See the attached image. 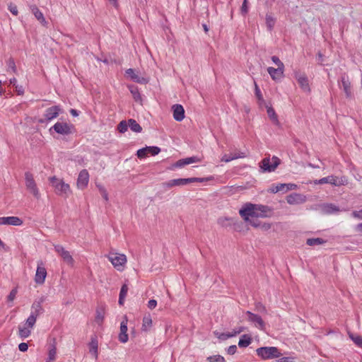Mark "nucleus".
Here are the masks:
<instances>
[{
    "label": "nucleus",
    "mask_w": 362,
    "mask_h": 362,
    "mask_svg": "<svg viewBox=\"0 0 362 362\" xmlns=\"http://www.w3.org/2000/svg\"><path fill=\"white\" fill-rule=\"evenodd\" d=\"M23 221L17 216L0 217V225L21 226Z\"/></svg>",
    "instance_id": "21"
},
{
    "label": "nucleus",
    "mask_w": 362,
    "mask_h": 362,
    "mask_svg": "<svg viewBox=\"0 0 362 362\" xmlns=\"http://www.w3.org/2000/svg\"><path fill=\"white\" fill-rule=\"evenodd\" d=\"M173 118L177 122H181L185 118V110L180 104L173 105L172 107Z\"/></svg>",
    "instance_id": "22"
},
{
    "label": "nucleus",
    "mask_w": 362,
    "mask_h": 362,
    "mask_svg": "<svg viewBox=\"0 0 362 362\" xmlns=\"http://www.w3.org/2000/svg\"><path fill=\"white\" fill-rule=\"evenodd\" d=\"M276 23V19L271 15H266V25L269 31L272 30Z\"/></svg>",
    "instance_id": "34"
},
{
    "label": "nucleus",
    "mask_w": 362,
    "mask_h": 362,
    "mask_svg": "<svg viewBox=\"0 0 362 362\" xmlns=\"http://www.w3.org/2000/svg\"><path fill=\"white\" fill-rule=\"evenodd\" d=\"M49 182L54 188V192L57 195L66 198L71 194L69 185L65 183L62 180L53 176L49 177Z\"/></svg>",
    "instance_id": "2"
},
{
    "label": "nucleus",
    "mask_w": 362,
    "mask_h": 362,
    "mask_svg": "<svg viewBox=\"0 0 362 362\" xmlns=\"http://www.w3.org/2000/svg\"><path fill=\"white\" fill-rule=\"evenodd\" d=\"M18 349L21 351L22 352H25L28 350V345L27 343H25V342H22L19 345H18Z\"/></svg>",
    "instance_id": "56"
},
{
    "label": "nucleus",
    "mask_w": 362,
    "mask_h": 362,
    "mask_svg": "<svg viewBox=\"0 0 362 362\" xmlns=\"http://www.w3.org/2000/svg\"><path fill=\"white\" fill-rule=\"evenodd\" d=\"M6 63L9 69H11L13 72L16 71L15 61L12 57H9Z\"/></svg>",
    "instance_id": "46"
},
{
    "label": "nucleus",
    "mask_w": 362,
    "mask_h": 362,
    "mask_svg": "<svg viewBox=\"0 0 362 362\" xmlns=\"http://www.w3.org/2000/svg\"><path fill=\"white\" fill-rule=\"evenodd\" d=\"M276 185H273L271 188L268 189V192L270 193H277L279 191H276Z\"/></svg>",
    "instance_id": "63"
},
{
    "label": "nucleus",
    "mask_w": 362,
    "mask_h": 362,
    "mask_svg": "<svg viewBox=\"0 0 362 362\" xmlns=\"http://www.w3.org/2000/svg\"><path fill=\"white\" fill-rule=\"evenodd\" d=\"M147 152L148 154L156 156L160 152V148L158 146H147Z\"/></svg>",
    "instance_id": "41"
},
{
    "label": "nucleus",
    "mask_w": 362,
    "mask_h": 362,
    "mask_svg": "<svg viewBox=\"0 0 362 362\" xmlns=\"http://www.w3.org/2000/svg\"><path fill=\"white\" fill-rule=\"evenodd\" d=\"M272 162H271L269 158H264L261 162V168L264 172H273L276 170L277 166L280 164L281 160L276 157L273 156Z\"/></svg>",
    "instance_id": "7"
},
{
    "label": "nucleus",
    "mask_w": 362,
    "mask_h": 362,
    "mask_svg": "<svg viewBox=\"0 0 362 362\" xmlns=\"http://www.w3.org/2000/svg\"><path fill=\"white\" fill-rule=\"evenodd\" d=\"M338 82L339 83L340 82L341 83V86H340V88H342L343 90L344 91L346 97L347 98H351L353 96V93L351 91V85L349 76L346 74H344L341 76L340 81H339Z\"/></svg>",
    "instance_id": "12"
},
{
    "label": "nucleus",
    "mask_w": 362,
    "mask_h": 362,
    "mask_svg": "<svg viewBox=\"0 0 362 362\" xmlns=\"http://www.w3.org/2000/svg\"><path fill=\"white\" fill-rule=\"evenodd\" d=\"M97 187L100 192L102 197L105 201H108V194L105 189V188L101 185H97Z\"/></svg>",
    "instance_id": "44"
},
{
    "label": "nucleus",
    "mask_w": 362,
    "mask_h": 362,
    "mask_svg": "<svg viewBox=\"0 0 362 362\" xmlns=\"http://www.w3.org/2000/svg\"><path fill=\"white\" fill-rule=\"evenodd\" d=\"M37 318H27L26 321L18 325V336L22 339L28 337L31 334V329L36 323Z\"/></svg>",
    "instance_id": "5"
},
{
    "label": "nucleus",
    "mask_w": 362,
    "mask_h": 362,
    "mask_svg": "<svg viewBox=\"0 0 362 362\" xmlns=\"http://www.w3.org/2000/svg\"><path fill=\"white\" fill-rule=\"evenodd\" d=\"M326 243V240L320 238H308L306 244L309 246L322 245Z\"/></svg>",
    "instance_id": "31"
},
{
    "label": "nucleus",
    "mask_w": 362,
    "mask_h": 362,
    "mask_svg": "<svg viewBox=\"0 0 362 362\" xmlns=\"http://www.w3.org/2000/svg\"><path fill=\"white\" fill-rule=\"evenodd\" d=\"M8 10L10 12L13 14L14 16H17L18 13V8L15 4H13L11 3L8 6Z\"/></svg>",
    "instance_id": "50"
},
{
    "label": "nucleus",
    "mask_w": 362,
    "mask_h": 362,
    "mask_svg": "<svg viewBox=\"0 0 362 362\" xmlns=\"http://www.w3.org/2000/svg\"><path fill=\"white\" fill-rule=\"evenodd\" d=\"M184 160H185L187 165H189L191 163L199 162L200 159L197 156H192L185 158Z\"/></svg>",
    "instance_id": "47"
},
{
    "label": "nucleus",
    "mask_w": 362,
    "mask_h": 362,
    "mask_svg": "<svg viewBox=\"0 0 362 362\" xmlns=\"http://www.w3.org/2000/svg\"><path fill=\"white\" fill-rule=\"evenodd\" d=\"M295 78L297 80L300 88L305 92H308V93L310 92V88L309 86L308 78L305 74H301L300 72H296L295 73Z\"/></svg>",
    "instance_id": "14"
},
{
    "label": "nucleus",
    "mask_w": 362,
    "mask_h": 362,
    "mask_svg": "<svg viewBox=\"0 0 362 362\" xmlns=\"http://www.w3.org/2000/svg\"><path fill=\"white\" fill-rule=\"evenodd\" d=\"M256 206L255 212L257 215H255V217L264 218L271 216L272 209L269 206L262 204H256Z\"/></svg>",
    "instance_id": "19"
},
{
    "label": "nucleus",
    "mask_w": 362,
    "mask_h": 362,
    "mask_svg": "<svg viewBox=\"0 0 362 362\" xmlns=\"http://www.w3.org/2000/svg\"><path fill=\"white\" fill-rule=\"evenodd\" d=\"M237 351V346L235 345H231L228 348L227 352L230 355H233Z\"/></svg>",
    "instance_id": "57"
},
{
    "label": "nucleus",
    "mask_w": 362,
    "mask_h": 362,
    "mask_svg": "<svg viewBox=\"0 0 362 362\" xmlns=\"http://www.w3.org/2000/svg\"><path fill=\"white\" fill-rule=\"evenodd\" d=\"M16 293H17L16 289V288L12 289L11 291L10 292L9 295L8 296V300L9 301L13 300V299L15 298V297L16 296Z\"/></svg>",
    "instance_id": "55"
},
{
    "label": "nucleus",
    "mask_w": 362,
    "mask_h": 362,
    "mask_svg": "<svg viewBox=\"0 0 362 362\" xmlns=\"http://www.w3.org/2000/svg\"><path fill=\"white\" fill-rule=\"evenodd\" d=\"M352 216L354 218H357L358 219H362V209L359 211H354L352 212Z\"/></svg>",
    "instance_id": "59"
},
{
    "label": "nucleus",
    "mask_w": 362,
    "mask_h": 362,
    "mask_svg": "<svg viewBox=\"0 0 362 362\" xmlns=\"http://www.w3.org/2000/svg\"><path fill=\"white\" fill-rule=\"evenodd\" d=\"M214 176H209L206 177H189V178H178L173 179L167 182H164L163 185L168 188L173 187L175 186H183L192 182H204L207 181L214 180Z\"/></svg>",
    "instance_id": "1"
},
{
    "label": "nucleus",
    "mask_w": 362,
    "mask_h": 362,
    "mask_svg": "<svg viewBox=\"0 0 362 362\" xmlns=\"http://www.w3.org/2000/svg\"><path fill=\"white\" fill-rule=\"evenodd\" d=\"M74 125L66 122H57L50 129L49 132L54 130L55 132L59 134L69 135L72 133L71 129H74Z\"/></svg>",
    "instance_id": "8"
},
{
    "label": "nucleus",
    "mask_w": 362,
    "mask_h": 362,
    "mask_svg": "<svg viewBox=\"0 0 362 362\" xmlns=\"http://www.w3.org/2000/svg\"><path fill=\"white\" fill-rule=\"evenodd\" d=\"M184 160H185V158L178 160L177 162H175L173 165L172 168H182V167L186 165H187L186 162Z\"/></svg>",
    "instance_id": "53"
},
{
    "label": "nucleus",
    "mask_w": 362,
    "mask_h": 362,
    "mask_svg": "<svg viewBox=\"0 0 362 362\" xmlns=\"http://www.w3.org/2000/svg\"><path fill=\"white\" fill-rule=\"evenodd\" d=\"M128 127H129L128 122H127L125 120H122L119 123V124L117 126V129L119 132L124 133L125 132L127 131Z\"/></svg>",
    "instance_id": "37"
},
{
    "label": "nucleus",
    "mask_w": 362,
    "mask_h": 362,
    "mask_svg": "<svg viewBox=\"0 0 362 362\" xmlns=\"http://www.w3.org/2000/svg\"><path fill=\"white\" fill-rule=\"evenodd\" d=\"M156 305H157V301L154 299H151L148 302L147 305L149 309L152 310L156 308Z\"/></svg>",
    "instance_id": "58"
},
{
    "label": "nucleus",
    "mask_w": 362,
    "mask_h": 362,
    "mask_svg": "<svg viewBox=\"0 0 362 362\" xmlns=\"http://www.w3.org/2000/svg\"><path fill=\"white\" fill-rule=\"evenodd\" d=\"M306 197L300 194L292 193L286 197V202L289 204H299L305 202Z\"/></svg>",
    "instance_id": "18"
},
{
    "label": "nucleus",
    "mask_w": 362,
    "mask_h": 362,
    "mask_svg": "<svg viewBox=\"0 0 362 362\" xmlns=\"http://www.w3.org/2000/svg\"><path fill=\"white\" fill-rule=\"evenodd\" d=\"M128 291V286L127 284H123L121 287L120 292H119V304L123 305L124 298L127 296Z\"/></svg>",
    "instance_id": "32"
},
{
    "label": "nucleus",
    "mask_w": 362,
    "mask_h": 362,
    "mask_svg": "<svg viewBox=\"0 0 362 362\" xmlns=\"http://www.w3.org/2000/svg\"><path fill=\"white\" fill-rule=\"evenodd\" d=\"M44 301V298L42 297L39 300H35L32 305L31 308V313L29 317H38L44 313V310L41 305L42 303Z\"/></svg>",
    "instance_id": "17"
},
{
    "label": "nucleus",
    "mask_w": 362,
    "mask_h": 362,
    "mask_svg": "<svg viewBox=\"0 0 362 362\" xmlns=\"http://www.w3.org/2000/svg\"><path fill=\"white\" fill-rule=\"evenodd\" d=\"M152 320L151 318H144V322L142 328L144 331H147L149 327H151Z\"/></svg>",
    "instance_id": "45"
},
{
    "label": "nucleus",
    "mask_w": 362,
    "mask_h": 362,
    "mask_svg": "<svg viewBox=\"0 0 362 362\" xmlns=\"http://www.w3.org/2000/svg\"><path fill=\"white\" fill-rule=\"evenodd\" d=\"M55 252L64 259L68 264H73L74 259L69 252L66 250L62 245H54Z\"/></svg>",
    "instance_id": "13"
},
{
    "label": "nucleus",
    "mask_w": 362,
    "mask_h": 362,
    "mask_svg": "<svg viewBox=\"0 0 362 362\" xmlns=\"http://www.w3.org/2000/svg\"><path fill=\"white\" fill-rule=\"evenodd\" d=\"M267 114L269 117L276 124H279L277 115L272 107L267 108Z\"/></svg>",
    "instance_id": "36"
},
{
    "label": "nucleus",
    "mask_w": 362,
    "mask_h": 362,
    "mask_svg": "<svg viewBox=\"0 0 362 362\" xmlns=\"http://www.w3.org/2000/svg\"><path fill=\"white\" fill-rule=\"evenodd\" d=\"M256 310L260 314H266V308L261 303H258L256 304Z\"/></svg>",
    "instance_id": "54"
},
{
    "label": "nucleus",
    "mask_w": 362,
    "mask_h": 362,
    "mask_svg": "<svg viewBox=\"0 0 362 362\" xmlns=\"http://www.w3.org/2000/svg\"><path fill=\"white\" fill-rule=\"evenodd\" d=\"M89 181V174L87 170L83 169L82 170L78 176L77 178V187L79 189H85L88 184Z\"/></svg>",
    "instance_id": "15"
},
{
    "label": "nucleus",
    "mask_w": 362,
    "mask_h": 362,
    "mask_svg": "<svg viewBox=\"0 0 362 362\" xmlns=\"http://www.w3.org/2000/svg\"><path fill=\"white\" fill-rule=\"evenodd\" d=\"M252 342V338L247 334H243L240 338L238 346L240 348L248 346Z\"/></svg>",
    "instance_id": "29"
},
{
    "label": "nucleus",
    "mask_w": 362,
    "mask_h": 362,
    "mask_svg": "<svg viewBox=\"0 0 362 362\" xmlns=\"http://www.w3.org/2000/svg\"><path fill=\"white\" fill-rule=\"evenodd\" d=\"M125 76L131 78L132 81L136 83L145 84L147 83V80L139 76L137 73H136L134 69H128L125 71Z\"/></svg>",
    "instance_id": "20"
},
{
    "label": "nucleus",
    "mask_w": 362,
    "mask_h": 362,
    "mask_svg": "<svg viewBox=\"0 0 362 362\" xmlns=\"http://www.w3.org/2000/svg\"><path fill=\"white\" fill-rule=\"evenodd\" d=\"M56 354H57V349H56V346H55V340L54 339L53 344H52V346L49 350V359L50 361H54L55 359Z\"/></svg>",
    "instance_id": "39"
},
{
    "label": "nucleus",
    "mask_w": 362,
    "mask_h": 362,
    "mask_svg": "<svg viewBox=\"0 0 362 362\" xmlns=\"http://www.w3.org/2000/svg\"><path fill=\"white\" fill-rule=\"evenodd\" d=\"M321 209L325 214H332L339 211V207L333 204H324L321 206Z\"/></svg>",
    "instance_id": "27"
},
{
    "label": "nucleus",
    "mask_w": 362,
    "mask_h": 362,
    "mask_svg": "<svg viewBox=\"0 0 362 362\" xmlns=\"http://www.w3.org/2000/svg\"><path fill=\"white\" fill-rule=\"evenodd\" d=\"M256 207L255 204L247 203L240 209V215L245 221H248L249 216L255 217V215H257L255 212Z\"/></svg>",
    "instance_id": "9"
},
{
    "label": "nucleus",
    "mask_w": 362,
    "mask_h": 362,
    "mask_svg": "<svg viewBox=\"0 0 362 362\" xmlns=\"http://www.w3.org/2000/svg\"><path fill=\"white\" fill-rule=\"evenodd\" d=\"M274 362H293V361L288 357H282L279 360H276Z\"/></svg>",
    "instance_id": "61"
},
{
    "label": "nucleus",
    "mask_w": 362,
    "mask_h": 362,
    "mask_svg": "<svg viewBox=\"0 0 362 362\" xmlns=\"http://www.w3.org/2000/svg\"><path fill=\"white\" fill-rule=\"evenodd\" d=\"M42 262L37 264L35 276V281L37 284H44L46 276H47V270L46 269L42 266Z\"/></svg>",
    "instance_id": "16"
},
{
    "label": "nucleus",
    "mask_w": 362,
    "mask_h": 362,
    "mask_svg": "<svg viewBox=\"0 0 362 362\" xmlns=\"http://www.w3.org/2000/svg\"><path fill=\"white\" fill-rule=\"evenodd\" d=\"M70 113L71 114V115H73L74 117H77L78 116V111L75 110V109H71L70 110Z\"/></svg>",
    "instance_id": "64"
},
{
    "label": "nucleus",
    "mask_w": 362,
    "mask_h": 362,
    "mask_svg": "<svg viewBox=\"0 0 362 362\" xmlns=\"http://www.w3.org/2000/svg\"><path fill=\"white\" fill-rule=\"evenodd\" d=\"M16 91L18 92V95H22L23 93H24V89L23 88V86H16Z\"/></svg>",
    "instance_id": "62"
},
{
    "label": "nucleus",
    "mask_w": 362,
    "mask_h": 362,
    "mask_svg": "<svg viewBox=\"0 0 362 362\" xmlns=\"http://www.w3.org/2000/svg\"><path fill=\"white\" fill-rule=\"evenodd\" d=\"M258 356L264 360L279 358L282 356L280 350L275 346H263L256 350Z\"/></svg>",
    "instance_id": "3"
},
{
    "label": "nucleus",
    "mask_w": 362,
    "mask_h": 362,
    "mask_svg": "<svg viewBox=\"0 0 362 362\" xmlns=\"http://www.w3.org/2000/svg\"><path fill=\"white\" fill-rule=\"evenodd\" d=\"M32 13L34 14L35 18L40 21L42 23H46L45 19L42 13L40 11V9L35 6L33 5L30 7Z\"/></svg>",
    "instance_id": "28"
},
{
    "label": "nucleus",
    "mask_w": 362,
    "mask_h": 362,
    "mask_svg": "<svg viewBox=\"0 0 362 362\" xmlns=\"http://www.w3.org/2000/svg\"><path fill=\"white\" fill-rule=\"evenodd\" d=\"M25 185L26 189L32 194L35 199H39L40 197V193L33 175L28 171L25 173Z\"/></svg>",
    "instance_id": "4"
},
{
    "label": "nucleus",
    "mask_w": 362,
    "mask_h": 362,
    "mask_svg": "<svg viewBox=\"0 0 362 362\" xmlns=\"http://www.w3.org/2000/svg\"><path fill=\"white\" fill-rule=\"evenodd\" d=\"M148 155L147 146L145 148H140L136 152V156L139 158H146Z\"/></svg>",
    "instance_id": "43"
},
{
    "label": "nucleus",
    "mask_w": 362,
    "mask_h": 362,
    "mask_svg": "<svg viewBox=\"0 0 362 362\" xmlns=\"http://www.w3.org/2000/svg\"><path fill=\"white\" fill-rule=\"evenodd\" d=\"M108 259L119 271L123 269L124 265L127 262V257L124 255L116 252H110L108 255Z\"/></svg>",
    "instance_id": "6"
},
{
    "label": "nucleus",
    "mask_w": 362,
    "mask_h": 362,
    "mask_svg": "<svg viewBox=\"0 0 362 362\" xmlns=\"http://www.w3.org/2000/svg\"><path fill=\"white\" fill-rule=\"evenodd\" d=\"M209 362H225L224 358L221 355L211 356L207 358Z\"/></svg>",
    "instance_id": "40"
},
{
    "label": "nucleus",
    "mask_w": 362,
    "mask_h": 362,
    "mask_svg": "<svg viewBox=\"0 0 362 362\" xmlns=\"http://www.w3.org/2000/svg\"><path fill=\"white\" fill-rule=\"evenodd\" d=\"M214 334L221 340H226L228 338L234 337V334H231L230 332L219 333L214 332Z\"/></svg>",
    "instance_id": "38"
},
{
    "label": "nucleus",
    "mask_w": 362,
    "mask_h": 362,
    "mask_svg": "<svg viewBox=\"0 0 362 362\" xmlns=\"http://www.w3.org/2000/svg\"><path fill=\"white\" fill-rule=\"evenodd\" d=\"M349 337L358 347L362 348V337L359 335H354L351 332H348Z\"/></svg>",
    "instance_id": "35"
},
{
    "label": "nucleus",
    "mask_w": 362,
    "mask_h": 362,
    "mask_svg": "<svg viewBox=\"0 0 362 362\" xmlns=\"http://www.w3.org/2000/svg\"><path fill=\"white\" fill-rule=\"evenodd\" d=\"M129 90L134 99L135 101H141V94L139 91V89L137 87L134 86H131L129 87Z\"/></svg>",
    "instance_id": "33"
},
{
    "label": "nucleus",
    "mask_w": 362,
    "mask_h": 362,
    "mask_svg": "<svg viewBox=\"0 0 362 362\" xmlns=\"http://www.w3.org/2000/svg\"><path fill=\"white\" fill-rule=\"evenodd\" d=\"M255 93L259 100H263V96L256 82H255Z\"/></svg>",
    "instance_id": "48"
},
{
    "label": "nucleus",
    "mask_w": 362,
    "mask_h": 362,
    "mask_svg": "<svg viewBox=\"0 0 362 362\" xmlns=\"http://www.w3.org/2000/svg\"><path fill=\"white\" fill-rule=\"evenodd\" d=\"M128 124L130 129L132 132L139 133L142 131V127L135 119H129L128 120Z\"/></svg>",
    "instance_id": "30"
},
{
    "label": "nucleus",
    "mask_w": 362,
    "mask_h": 362,
    "mask_svg": "<svg viewBox=\"0 0 362 362\" xmlns=\"http://www.w3.org/2000/svg\"><path fill=\"white\" fill-rule=\"evenodd\" d=\"M284 67H269L267 71L273 80H279L284 76Z\"/></svg>",
    "instance_id": "24"
},
{
    "label": "nucleus",
    "mask_w": 362,
    "mask_h": 362,
    "mask_svg": "<svg viewBox=\"0 0 362 362\" xmlns=\"http://www.w3.org/2000/svg\"><path fill=\"white\" fill-rule=\"evenodd\" d=\"M119 341L122 343L128 341L129 337L127 334V318L123 320L120 324V332L118 336Z\"/></svg>",
    "instance_id": "23"
},
{
    "label": "nucleus",
    "mask_w": 362,
    "mask_h": 362,
    "mask_svg": "<svg viewBox=\"0 0 362 362\" xmlns=\"http://www.w3.org/2000/svg\"><path fill=\"white\" fill-rule=\"evenodd\" d=\"M89 346V352L90 354L95 358V359L98 358V342L96 337H92Z\"/></svg>",
    "instance_id": "25"
},
{
    "label": "nucleus",
    "mask_w": 362,
    "mask_h": 362,
    "mask_svg": "<svg viewBox=\"0 0 362 362\" xmlns=\"http://www.w3.org/2000/svg\"><path fill=\"white\" fill-rule=\"evenodd\" d=\"M286 183H280L276 185V191L282 192L284 193L287 192V187H286Z\"/></svg>",
    "instance_id": "52"
},
{
    "label": "nucleus",
    "mask_w": 362,
    "mask_h": 362,
    "mask_svg": "<svg viewBox=\"0 0 362 362\" xmlns=\"http://www.w3.org/2000/svg\"><path fill=\"white\" fill-rule=\"evenodd\" d=\"M344 182L345 181H344L342 178L339 179L334 175L325 177L320 180H316L314 181V184L315 185H322L329 183L334 186H341L344 185Z\"/></svg>",
    "instance_id": "11"
},
{
    "label": "nucleus",
    "mask_w": 362,
    "mask_h": 362,
    "mask_svg": "<svg viewBox=\"0 0 362 362\" xmlns=\"http://www.w3.org/2000/svg\"><path fill=\"white\" fill-rule=\"evenodd\" d=\"M62 112V109L59 105L52 106L48 107L45 112V119H40L39 123H44L46 121H50L57 117L59 113Z\"/></svg>",
    "instance_id": "10"
},
{
    "label": "nucleus",
    "mask_w": 362,
    "mask_h": 362,
    "mask_svg": "<svg viewBox=\"0 0 362 362\" xmlns=\"http://www.w3.org/2000/svg\"><path fill=\"white\" fill-rule=\"evenodd\" d=\"M240 11L243 15H246L248 13L247 0H243Z\"/></svg>",
    "instance_id": "49"
},
{
    "label": "nucleus",
    "mask_w": 362,
    "mask_h": 362,
    "mask_svg": "<svg viewBox=\"0 0 362 362\" xmlns=\"http://www.w3.org/2000/svg\"><path fill=\"white\" fill-rule=\"evenodd\" d=\"M272 62L277 66V67H284V63L276 56L272 57Z\"/></svg>",
    "instance_id": "51"
},
{
    "label": "nucleus",
    "mask_w": 362,
    "mask_h": 362,
    "mask_svg": "<svg viewBox=\"0 0 362 362\" xmlns=\"http://www.w3.org/2000/svg\"><path fill=\"white\" fill-rule=\"evenodd\" d=\"M245 157V153L243 152H239V153H230V154H224L221 158V161L223 162H230L233 160L237 159V158H242Z\"/></svg>",
    "instance_id": "26"
},
{
    "label": "nucleus",
    "mask_w": 362,
    "mask_h": 362,
    "mask_svg": "<svg viewBox=\"0 0 362 362\" xmlns=\"http://www.w3.org/2000/svg\"><path fill=\"white\" fill-rule=\"evenodd\" d=\"M252 321L255 323V326L260 328L261 329H264V322L262 318H250Z\"/></svg>",
    "instance_id": "42"
},
{
    "label": "nucleus",
    "mask_w": 362,
    "mask_h": 362,
    "mask_svg": "<svg viewBox=\"0 0 362 362\" xmlns=\"http://www.w3.org/2000/svg\"><path fill=\"white\" fill-rule=\"evenodd\" d=\"M286 185L287 191L296 189L298 187L297 185L293 183H288Z\"/></svg>",
    "instance_id": "60"
}]
</instances>
